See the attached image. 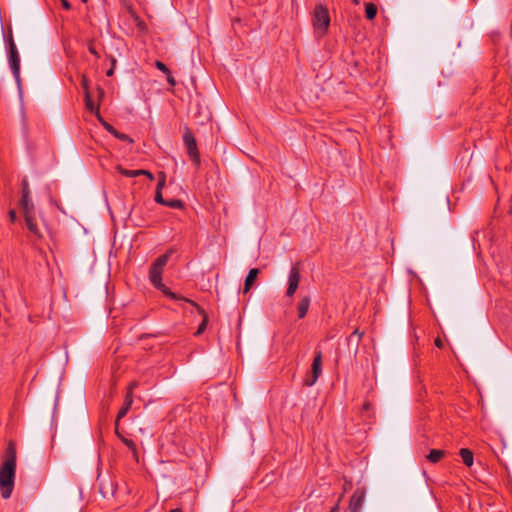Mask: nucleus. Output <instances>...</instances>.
Returning <instances> with one entry per match:
<instances>
[{
  "label": "nucleus",
  "instance_id": "4be33fe9",
  "mask_svg": "<svg viewBox=\"0 0 512 512\" xmlns=\"http://www.w3.org/2000/svg\"><path fill=\"white\" fill-rule=\"evenodd\" d=\"M122 442L129 448V450L133 453L134 458L136 461H138V454H137V446L134 441L122 438Z\"/></svg>",
  "mask_w": 512,
  "mask_h": 512
},
{
  "label": "nucleus",
  "instance_id": "dca6fc26",
  "mask_svg": "<svg viewBox=\"0 0 512 512\" xmlns=\"http://www.w3.org/2000/svg\"><path fill=\"white\" fill-rule=\"evenodd\" d=\"M189 303L193 306L196 307L197 311L199 312V314H201L203 316V320L201 322V324L199 325L197 331L195 332V336H199L201 335L204 330L206 329V326H207V322H208V317L204 311L203 308H201L199 305H197L195 302L193 301H189Z\"/></svg>",
  "mask_w": 512,
  "mask_h": 512
},
{
  "label": "nucleus",
  "instance_id": "6ab92c4d",
  "mask_svg": "<svg viewBox=\"0 0 512 512\" xmlns=\"http://www.w3.org/2000/svg\"><path fill=\"white\" fill-rule=\"evenodd\" d=\"M459 455L462 458V461L466 466L471 467L473 465L474 458H473V453L470 449H468V448L460 449Z\"/></svg>",
  "mask_w": 512,
  "mask_h": 512
},
{
  "label": "nucleus",
  "instance_id": "a211bd4d",
  "mask_svg": "<svg viewBox=\"0 0 512 512\" xmlns=\"http://www.w3.org/2000/svg\"><path fill=\"white\" fill-rule=\"evenodd\" d=\"M157 290L161 291L164 295L167 297L174 299V300H183L189 303L190 300L185 299L181 296H178L174 292H172L167 286H165L162 282L161 285H158L157 283L153 285Z\"/></svg>",
  "mask_w": 512,
  "mask_h": 512
},
{
  "label": "nucleus",
  "instance_id": "a878e982",
  "mask_svg": "<svg viewBox=\"0 0 512 512\" xmlns=\"http://www.w3.org/2000/svg\"><path fill=\"white\" fill-rule=\"evenodd\" d=\"M164 206H168L170 208H175V209H182L184 205L181 200L172 199V200H166V203L164 204Z\"/></svg>",
  "mask_w": 512,
  "mask_h": 512
},
{
  "label": "nucleus",
  "instance_id": "4468645a",
  "mask_svg": "<svg viewBox=\"0 0 512 512\" xmlns=\"http://www.w3.org/2000/svg\"><path fill=\"white\" fill-rule=\"evenodd\" d=\"M104 127L105 129L110 133L112 134L115 138L121 140V141H126L128 143H133L134 140L127 134H124L122 132H119L118 130H116L112 125L104 122Z\"/></svg>",
  "mask_w": 512,
  "mask_h": 512
},
{
  "label": "nucleus",
  "instance_id": "c756f323",
  "mask_svg": "<svg viewBox=\"0 0 512 512\" xmlns=\"http://www.w3.org/2000/svg\"><path fill=\"white\" fill-rule=\"evenodd\" d=\"M155 201L161 205H164L166 203V200L163 198L161 191L155 192Z\"/></svg>",
  "mask_w": 512,
  "mask_h": 512
},
{
  "label": "nucleus",
  "instance_id": "423d86ee",
  "mask_svg": "<svg viewBox=\"0 0 512 512\" xmlns=\"http://www.w3.org/2000/svg\"><path fill=\"white\" fill-rule=\"evenodd\" d=\"M183 141L187 150V153L191 161L196 165H200V153L197 147L196 139L190 130H186L183 135Z\"/></svg>",
  "mask_w": 512,
  "mask_h": 512
},
{
  "label": "nucleus",
  "instance_id": "a19ab883",
  "mask_svg": "<svg viewBox=\"0 0 512 512\" xmlns=\"http://www.w3.org/2000/svg\"><path fill=\"white\" fill-rule=\"evenodd\" d=\"M83 3H86L88 0H81Z\"/></svg>",
  "mask_w": 512,
  "mask_h": 512
},
{
  "label": "nucleus",
  "instance_id": "cd10ccee",
  "mask_svg": "<svg viewBox=\"0 0 512 512\" xmlns=\"http://www.w3.org/2000/svg\"><path fill=\"white\" fill-rule=\"evenodd\" d=\"M363 333L355 329L353 333L348 337V341L351 342L355 336H357V343L361 340Z\"/></svg>",
  "mask_w": 512,
  "mask_h": 512
},
{
  "label": "nucleus",
  "instance_id": "39448f33",
  "mask_svg": "<svg viewBox=\"0 0 512 512\" xmlns=\"http://www.w3.org/2000/svg\"><path fill=\"white\" fill-rule=\"evenodd\" d=\"M322 373V352L320 350L315 351V356L311 365V371L307 374V376L304 379V385L305 386H313L319 376Z\"/></svg>",
  "mask_w": 512,
  "mask_h": 512
},
{
  "label": "nucleus",
  "instance_id": "f03ea898",
  "mask_svg": "<svg viewBox=\"0 0 512 512\" xmlns=\"http://www.w3.org/2000/svg\"><path fill=\"white\" fill-rule=\"evenodd\" d=\"M173 253L172 249L167 250L164 254L159 256L151 265L149 269V280L154 284L161 285L162 281V273L164 270V267L166 266L167 262L169 261L171 255Z\"/></svg>",
  "mask_w": 512,
  "mask_h": 512
},
{
  "label": "nucleus",
  "instance_id": "c9c22d12",
  "mask_svg": "<svg viewBox=\"0 0 512 512\" xmlns=\"http://www.w3.org/2000/svg\"><path fill=\"white\" fill-rule=\"evenodd\" d=\"M137 385H138V383H137V382H132V383L129 385V387H128V391H127V392H131V393H132L133 389H134V388H136V387H137Z\"/></svg>",
  "mask_w": 512,
  "mask_h": 512
},
{
  "label": "nucleus",
  "instance_id": "7c9ffc66",
  "mask_svg": "<svg viewBox=\"0 0 512 512\" xmlns=\"http://www.w3.org/2000/svg\"><path fill=\"white\" fill-rule=\"evenodd\" d=\"M81 85H82V88L84 90V94L87 93V92H90L89 91V81H88V79L84 75L82 76Z\"/></svg>",
  "mask_w": 512,
  "mask_h": 512
},
{
  "label": "nucleus",
  "instance_id": "412c9836",
  "mask_svg": "<svg viewBox=\"0 0 512 512\" xmlns=\"http://www.w3.org/2000/svg\"><path fill=\"white\" fill-rule=\"evenodd\" d=\"M365 15L369 20H373L377 15V6L373 3H367L365 6Z\"/></svg>",
  "mask_w": 512,
  "mask_h": 512
},
{
  "label": "nucleus",
  "instance_id": "1a4fd4ad",
  "mask_svg": "<svg viewBox=\"0 0 512 512\" xmlns=\"http://www.w3.org/2000/svg\"><path fill=\"white\" fill-rule=\"evenodd\" d=\"M117 170L118 172L125 176V177H129V178H133V177H138V176H141L142 174H147V177L150 179V180H154V175L148 171V170H143V169H140V170H128V169H125L121 166H117Z\"/></svg>",
  "mask_w": 512,
  "mask_h": 512
},
{
  "label": "nucleus",
  "instance_id": "72a5a7b5",
  "mask_svg": "<svg viewBox=\"0 0 512 512\" xmlns=\"http://www.w3.org/2000/svg\"><path fill=\"white\" fill-rule=\"evenodd\" d=\"M9 218H10L11 222H15V220H16V212H15V210L12 209V210L9 211Z\"/></svg>",
  "mask_w": 512,
  "mask_h": 512
},
{
  "label": "nucleus",
  "instance_id": "473e14b6",
  "mask_svg": "<svg viewBox=\"0 0 512 512\" xmlns=\"http://www.w3.org/2000/svg\"><path fill=\"white\" fill-rule=\"evenodd\" d=\"M60 1H61V4H62V7L65 10H70L71 9V4L67 0H60Z\"/></svg>",
  "mask_w": 512,
  "mask_h": 512
},
{
  "label": "nucleus",
  "instance_id": "c85d7f7f",
  "mask_svg": "<svg viewBox=\"0 0 512 512\" xmlns=\"http://www.w3.org/2000/svg\"><path fill=\"white\" fill-rule=\"evenodd\" d=\"M22 195H30V189L27 179L22 181Z\"/></svg>",
  "mask_w": 512,
  "mask_h": 512
},
{
  "label": "nucleus",
  "instance_id": "2f4dec72",
  "mask_svg": "<svg viewBox=\"0 0 512 512\" xmlns=\"http://www.w3.org/2000/svg\"><path fill=\"white\" fill-rule=\"evenodd\" d=\"M88 50L91 54H93L96 58H99L100 55L99 53L97 52V50L95 49L94 45H93V42H90L89 45H88Z\"/></svg>",
  "mask_w": 512,
  "mask_h": 512
},
{
  "label": "nucleus",
  "instance_id": "6e6552de",
  "mask_svg": "<svg viewBox=\"0 0 512 512\" xmlns=\"http://www.w3.org/2000/svg\"><path fill=\"white\" fill-rule=\"evenodd\" d=\"M366 496V490L364 488H356L353 492L350 502H349V511L350 512H361Z\"/></svg>",
  "mask_w": 512,
  "mask_h": 512
},
{
  "label": "nucleus",
  "instance_id": "58836bf2",
  "mask_svg": "<svg viewBox=\"0 0 512 512\" xmlns=\"http://www.w3.org/2000/svg\"><path fill=\"white\" fill-rule=\"evenodd\" d=\"M169 512H182V510L180 508H176V509L170 510Z\"/></svg>",
  "mask_w": 512,
  "mask_h": 512
},
{
  "label": "nucleus",
  "instance_id": "f257e3e1",
  "mask_svg": "<svg viewBox=\"0 0 512 512\" xmlns=\"http://www.w3.org/2000/svg\"><path fill=\"white\" fill-rule=\"evenodd\" d=\"M16 460V449L14 444L10 442L4 454V461L0 467V491L4 499L10 498L14 488Z\"/></svg>",
  "mask_w": 512,
  "mask_h": 512
},
{
  "label": "nucleus",
  "instance_id": "ea45409f",
  "mask_svg": "<svg viewBox=\"0 0 512 512\" xmlns=\"http://www.w3.org/2000/svg\"><path fill=\"white\" fill-rule=\"evenodd\" d=\"M368 388H369V391H372V385L371 384L369 385Z\"/></svg>",
  "mask_w": 512,
  "mask_h": 512
},
{
  "label": "nucleus",
  "instance_id": "f3484780",
  "mask_svg": "<svg viewBox=\"0 0 512 512\" xmlns=\"http://www.w3.org/2000/svg\"><path fill=\"white\" fill-rule=\"evenodd\" d=\"M155 67L166 75V80L171 86L176 85V80L172 76L169 68L163 62L157 60L155 62Z\"/></svg>",
  "mask_w": 512,
  "mask_h": 512
},
{
  "label": "nucleus",
  "instance_id": "7ed1b4c3",
  "mask_svg": "<svg viewBox=\"0 0 512 512\" xmlns=\"http://www.w3.org/2000/svg\"><path fill=\"white\" fill-rule=\"evenodd\" d=\"M8 61L18 89L21 90L20 55L12 35L8 43Z\"/></svg>",
  "mask_w": 512,
  "mask_h": 512
},
{
  "label": "nucleus",
  "instance_id": "b1692460",
  "mask_svg": "<svg viewBox=\"0 0 512 512\" xmlns=\"http://www.w3.org/2000/svg\"><path fill=\"white\" fill-rule=\"evenodd\" d=\"M372 410V404L370 401L365 400L362 406L361 414L365 418H369L371 416L370 411Z\"/></svg>",
  "mask_w": 512,
  "mask_h": 512
},
{
  "label": "nucleus",
  "instance_id": "aec40b11",
  "mask_svg": "<svg viewBox=\"0 0 512 512\" xmlns=\"http://www.w3.org/2000/svg\"><path fill=\"white\" fill-rule=\"evenodd\" d=\"M445 455V451L432 449L426 456V459L431 463H438Z\"/></svg>",
  "mask_w": 512,
  "mask_h": 512
},
{
  "label": "nucleus",
  "instance_id": "2eb2a0df",
  "mask_svg": "<svg viewBox=\"0 0 512 512\" xmlns=\"http://www.w3.org/2000/svg\"><path fill=\"white\" fill-rule=\"evenodd\" d=\"M310 306V297L304 296L297 304L298 318L302 319L306 316Z\"/></svg>",
  "mask_w": 512,
  "mask_h": 512
},
{
  "label": "nucleus",
  "instance_id": "5701e85b",
  "mask_svg": "<svg viewBox=\"0 0 512 512\" xmlns=\"http://www.w3.org/2000/svg\"><path fill=\"white\" fill-rule=\"evenodd\" d=\"M85 106L86 109L90 112H98V109L95 107V104L91 98L90 92L85 93Z\"/></svg>",
  "mask_w": 512,
  "mask_h": 512
},
{
  "label": "nucleus",
  "instance_id": "0eeeda50",
  "mask_svg": "<svg viewBox=\"0 0 512 512\" xmlns=\"http://www.w3.org/2000/svg\"><path fill=\"white\" fill-rule=\"evenodd\" d=\"M301 280V274L299 268L295 265L292 266L288 276V287L286 290V296L292 298L299 287Z\"/></svg>",
  "mask_w": 512,
  "mask_h": 512
},
{
  "label": "nucleus",
  "instance_id": "20e7f679",
  "mask_svg": "<svg viewBox=\"0 0 512 512\" xmlns=\"http://www.w3.org/2000/svg\"><path fill=\"white\" fill-rule=\"evenodd\" d=\"M329 25L330 16L328 9L323 5H317L313 14V26L315 31L320 35H324L327 32Z\"/></svg>",
  "mask_w": 512,
  "mask_h": 512
},
{
  "label": "nucleus",
  "instance_id": "f704fd0d",
  "mask_svg": "<svg viewBox=\"0 0 512 512\" xmlns=\"http://www.w3.org/2000/svg\"><path fill=\"white\" fill-rule=\"evenodd\" d=\"M435 345L438 347V348H442L443 347V341L438 337L435 339Z\"/></svg>",
  "mask_w": 512,
  "mask_h": 512
},
{
  "label": "nucleus",
  "instance_id": "bb28decb",
  "mask_svg": "<svg viewBox=\"0 0 512 512\" xmlns=\"http://www.w3.org/2000/svg\"><path fill=\"white\" fill-rule=\"evenodd\" d=\"M159 182L157 184V187H156V191H161L162 192V189L163 187L165 186V182H166V176L163 172H161L159 174Z\"/></svg>",
  "mask_w": 512,
  "mask_h": 512
},
{
  "label": "nucleus",
  "instance_id": "e433bc0d",
  "mask_svg": "<svg viewBox=\"0 0 512 512\" xmlns=\"http://www.w3.org/2000/svg\"><path fill=\"white\" fill-rule=\"evenodd\" d=\"M113 73H114V68L112 67V68H110V69L106 72V75H107L108 77H110V76H112V75H113Z\"/></svg>",
  "mask_w": 512,
  "mask_h": 512
},
{
  "label": "nucleus",
  "instance_id": "f8f14e48",
  "mask_svg": "<svg viewBox=\"0 0 512 512\" xmlns=\"http://www.w3.org/2000/svg\"><path fill=\"white\" fill-rule=\"evenodd\" d=\"M259 273H260V270L258 268H252L248 272V275L246 276V279H245V282H244L243 293L249 292V290L253 286L256 278L258 277Z\"/></svg>",
  "mask_w": 512,
  "mask_h": 512
},
{
  "label": "nucleus",
  "instance_id": "9b49d317",
  "mask_svg": "<svg viewBox=\"0 0 512 512\" xmlns=\"http://www.w3.org/2000/svg\"><path fill=\"white\" fill-rule=\"evenodd\" d=\"M20 207L24 216L35 213L34 204L30 195H22L20 200Z\"/></svg>",
  "mask_w": 512,
  "mask_h": 512
},
{
  "label": "nucleus",
  "instance_id": "9d476101",
  "mask_svg": "<svg viewBox=\"0 0 512 512\" xmlns=\"http://www.w3.org/2000/svg\"><path fill=\"white\" fill-rule=\"evenodd\" d=\"M132 403H133V394H131V392H127L125 399H124V403H123L122 407L120 408L117 418H116V426L118 425L119 420L121 418H123L124 416H126V414L128 413V411L130 410V408L132 406Z\"/></svg>",
  "mask_w": 512,
  "mask_h": 512
},
{
  "label": "nucleus",
  "instance_id": "393cba45",
  "mask_svg": "<svg viewBox=\"0 0 512 512\" xmlns=\"http://www.w3.org/2000/svg\"><path fill=\"white\" fill-rule=\"evenodd\" d=\"M132 17H133L139 31L146 32L147 31L146 23L142 19H140V17L137 16L136 14H132Z\"/></svg>",
  "mask_w": 512,
  "mask_h": 512
},
{
  "label": "nucleus",
  "instance_id": "4c0bfd02",
  "mask_svg": "<svg viewBox=\"0 0 512 512\" xmlns=\"http://www.w3.org/2000/svg\"><path fill=\"white\" fill-rule=\"evenodd\" d=\"M340 509H339V506L338 505H335L331 510L330 512H339Z\"/></svg>",
  "mask_w": 512,
  "mask_h": 512
},
{
  "label": "nucleus",
  "instance_id": "ddd939ff",
  "mask_svg": "<svg viewBox=\"0 0 512 512\" xmlns=\"http://www.w3.org/2000/svg\"><path fill=\"white\" fill-rule=\"evenodd\" d=\"M25 223L27 225L28 230L37 238H41V233L37 227L35 213L24 216Z\"/></svg>",
  "mask_w": 512,
  "mask_h": 512
}]
</instances>
